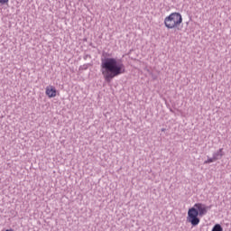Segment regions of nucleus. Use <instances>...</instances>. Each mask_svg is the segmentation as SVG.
Segmentation results:
<instances>
[{
	"label": "nucleus",
	"mask_w": 231,
	"mask_h": 231,
	"mask_svg": "<svg viewBox=\"0 0 231 231\" xmlns=\"http://www.w3.org/2000/svg\"><path fill=\"white\" fill-rule=\"evenodd\" d=\"M193 208H196L198 215L200 217H203V216L207 215V206H205V204L196 203Z\"/></svg>",
	"instance_id": "4"
},
{
	"label": "nucleus",
	"mask_w": 231,
	"mask_h": 231,
	"mask_svg": "<svg viewBox=\"0 0 231 231\" xmlns=\"http://www.w3.org/2000/svg\"><path fill=\"white\" fill-rule=\"evenodd\" d=\"M162 131H166V129H165V128H162Z\"/></svg>",
	"instance_id": "13"
},
{
	"label": "nucleus",
	"mask_w": 231,
	"mask_h": 231,
	"mask_svg": "<svg viewBox=\"0 0 231 231\" xmlns=\"http://www.w3.org/2000/svg\"><path fill=\"white\" fill-rule=\"evenodd\" d=\"M100 71L105 82L111 84L113 79L125 73V65L122 60L109 57V53L103 51L101 56Z\"/></svg>",
	"instance_id": "1"
},
{
	"label": "nucleus",
	"mask_w": 231,
	"mask_h": 231,
	"mask_svg": "<svg viewBox=\"0 0 231 231\" xmlns=\"http://www.w3.org/2000/svg\"><path fill=\"white\" fill-rule=\"evenodd\" d=\"M198 209L196 208H190L188 210L187 222L190 223L193 226H198L199 225L200 218H199Z\"/></svg>",
	"instance_id": "3"
},
{
	"label": "nucleus",
	"mask_w": 231,
	"mask_h": 231,
	"mask_svg": "<svg viewBox=\"0 0 231 231\" xmlns=\"http://www.w3.org/2000/svg\"><path fill=\"white\" fill-rule=\"evenodd\" d=\"M214 162H217L216 159H214V156L212 158L208 157V160L204 162L205 164L207 163H214Z\"/></svg>",
	"instance_id": "8"
},
{
	"label": "nucleus",
	"mask_w": 231,
	"mask_h": 231,
	"mask_svg": "<svg viewBox=\"0 0 231 231\" xmlns=\"http://www.w3.org/2000/svg\"><path fill=\"white\" fill-rule=\"evenodd\" d=\"M10 0H0V6H3V5H8V2H9Z\"/></svg>",
	"instance_id": "10"
},
{
	"label": "nucleus",
	"mask_w": 231,
	"mask_h": 231,
	"mask_svg": "<svg viewBox=\"0 0 231 231\" xmlns=\"http://www.w3.org/2000/svg\"><path fill=\"white\" fill-rule=\"evenodd\" d=\"M88 57H89V55H86V56L84 57V60H86V59H88Z\"/></svg>",
	"instance_id": "12"
},
{
	"label": "nucleus",
	"mask_w": 231,
	"mask_h": 231,
	"mask_svg": "<svg viewBox=\"0 0 231 231\" xmlns=\"http://www.w3.org/2000/svg\"><path fill=\"white\" fill-rule=\"evenodd\" d=\"M225 156V152H223V148H220L218 151L213 153L214 160H221Z\"/></svg>",
	"instance_id": "6"
},
{
	"label": "nucleus",
	"mask_w": 231,
	"mask_h": 231,
	"mask_svg": "<svg viewBox=\"0 0 231 231\" xmlns=\"http://www.w3.org/2000/svg\"><path fill=\"white\" fill-rule=\"evenodd\" d=\"M45 94L49 98H55V97H57V88L53 86H48L46 88Z\"/></svg>",
	"instance_id": "5"
},
{
	"label": "nucleus",
	"mask_w": 231,
	"mask_h": 231,
	"mask_svg": "<svg viewBox=\"0 0 231 231\" xmlns=\"http://www.w3.org/2000/svg\"><path fill=\"white\" fill-rule=\"evenodd\" d=\"M89 66H90L89 63L84 64L79 67V69L86 70L88 69V68H89Z\"/></svg>",
	"instance_id": "9"
},
{
	"label": "nucleus",
	"mask_w": 231,
	"mask_h": 231,
	"mask_svg": "<svg viewBox=\"0 0 231 231\" xmlns=\"http://www.w3.org/2000/svg\"><path fill=\"white\" fill-rule=\"evenodd\" d=\"M211 231H223V226L220 224H216Z\"/></svg>",
	"instance_id": "7"
},
{
	"label": "nucleus",
	"mask_w": 231,
	"mask_h": 231,
	"mask_svg": "<svg viewBox=\"0 0 231 231\" xmlns=\"http://www.w3.org/2000/svg\"><path fill=\"white\" fill-rule=\"evenodd\" d=\"M181 23H183V17L180 13H171L164 19V26L168 28V30L178 28Z\"/></svg>",
	"instance_id": "2"
},
{
	"label": "nucleus",
	"mask_w": 231,
	"mask_h": 231,
	"mask_svg": "<svg viewBox=\"0 0 231 231\" xmlns=\"http://www.w3.org/2000/svg\"><path fill=\"white\" fill-rule=\"evenodd\" d=\"M207 210H210L212 208V205L206 207Z\"/></svg>",
	"instance_id": "11"
}]
</instances>
